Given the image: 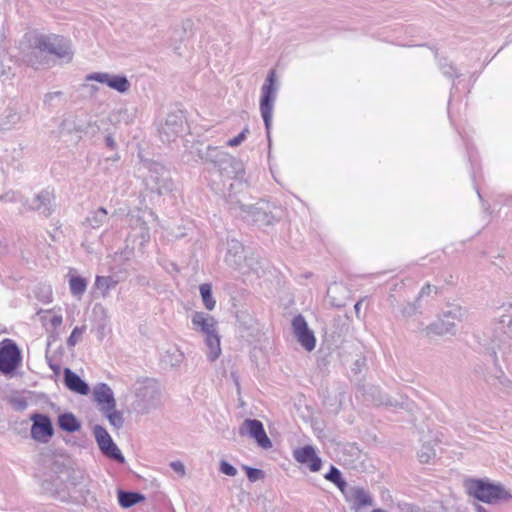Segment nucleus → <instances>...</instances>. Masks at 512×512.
I'll return each mask as SVG.
<instances>
[{
    "label": "nucleus",
    "instance_id": "nucleus-1",
    "mask_svg": "<svg viewBox=\"0 0 512 512\" xmlns=\"http://www.w3.org/2000/svg\"><path fill=\"white\" fill-rule=\"evenodd\" d=\"M61 451L43 450L38 455L34 476L43 493L61 502L84 504L90 491L89 475L74 467Z\"/></svg>",
    "mask_w": 512,
    "mask_h": 512
},
{
    "label": "nucleus",
    "instance_id": "nucleus-2",
    "mask_svg": "<svg viewBox=\"0 0 512 512\" xmlns=\"http://www.w3.org/2000/svg\"><path fill=\"white\" fill-rule=\"evenodd\" d=\"M464 487L469 496L487 504L507 501L512 498V495L505 490L502 484L493 483L487 479H466Z\"/></svg>",
    "mask_w": 512,
    "mask_h": 512
},
{
    "label": "nucleus",
    "instance_id": "nucleus-3",
    "mask_svg": "<svg viewBox=\"0 0 512 512\" xmlns=\"http://www.w3.org/2000/svg\"><path fill=\"white\" fill-rule=\"evenodd\" d=\"M22 360L21 352L16 343L11 339L0 342V371L4 374L14 372Z\"/></svg>",
    "mask_w": 512,
    "mask_h": 512
},
{
    "label": "nucleus",
    "instance_id": "nucleus-4",
    "mask_svg": "<svg viewBox=\"0 0 512 512\" xmlns=\"http://www.w3.org/2000/svg\"><path fill=\"white\" fill-rule=\"evenodd\" d=\"M36 47L42 51L55 55L58 58L71 60V52L68 43L58 35L40 36L37 38Z\"/></svg>",
    "mask_w": 512,
    "mask_h": 512
},
{
    "label": "nucleus",
    "instance_id": "nucleus-5",
    "mask_svg": "<svg viewBox=\"0 0 512 512\" xmlns=\"http://www.w3.org/2000/svg\"><path fill=\"white\" fill-rule=\"evenodd\" d=\"M32 421L31 436L33 439L47 443L54 435L51 419L44 414L34 413L30 416Z\"/></svg>",
    "mask_w": 512,
    "mask_h": 512
},
{
    "label": "nucleus",
    "instance_id": "nucleus-6",
    "mask_svg": "<svg viewBox=\"0 0 512 512\" xmlns=\"http://www.w3.org/2000/svg\"><path fill=\"white\" fill-rule=\"evenodd\" d=\"M341 493L352 510L358 511L361 508L373 505L372 496L361 486L347 485Z\"/></svg>",
    "mask_w": 512,
    "mask_h": 512
},
{
    "label": "nucleus",
    "instance_id": "nucleus-7",
    "mask_svg": "<svg viewBox=\"0 0 512 512\" xmlns=\"http://www.w3.org/2000/svg\"><path fill=\"white\" fill-rule=\"evenodd\" d=\"M274 81L275 72L271 71L268 75L267 82L262 87L260 110L267 128L270 126L272 116L274 101Z\"/></svg>",
    "mask_w": 512,
    "mask_h": 512
},
{
    "label": "nucleus",
    "instance_id": "nucleus-8",
    "mask_svg": "<svg viewBox=\"0 0 512 512\" xmlns=\"http://www.w3.org/2000/svg\"><path fill=\"white\" fill-rule=\"evenodd\" d=\"M292 328L298 342L307 350L312 351L316 345L313 332L308 328L307 322L302 315H297L292 320Z\"/></svg>",
    "mask_w": 512,
    "mask_h": 512
},
{
    "label": "nucleus",
    "instance_id": "nucleus-9",
    "mask_svg": "<svg viewBox=\"0 0 512 512\" xmlns=\"http://www.w3.org/2000/svg\"><path fill=\"white\" fill-rule=\"evenodd\" d=\"M292 328L298 342L307 350L312 351L316 345L313 332L308 328L307 322L302 315H297L292 320Z\"/></svg>",
    "mask_w": 512,
    "mask_h": 512
},
{
    "label": "nucleus",
    "instance_id": "nucleus-10",
    "mask_svg": "<svg viewBox=\"0 0 512 512\" xmlns=\"http://www.w3.org/2000/svg\"><path fill=\"white\" fill-rule=\"evenodd\" d=\"M241 435H249L262 448H270L271 442L268 438L263 424L256 419H246L240 427Z\"/></svg>",
    "mask_w": 512,
    "mask_h": 512
},
{
    "label": "nucleus",
    "instance_id": "nucleus-11",
    "mask_svg": "<svg viewBox=\"0 0 512 512\" xmlns=\"http://www.w3.org/2000/svg\"><path fill=\"white\" fill-rule=\"evenodd\" d=\"M87 80H94L107 84L110 88L118 92H126L129 89V82L124 76L110 75L108 73H93L86 77Z\"/></svg>",
    "mask_w": 512,
    "mask_h": 512
},
{
    "label": "nucleus",
    "instance_id": "nucleus-12",
    "mask_svg": "<svg viewBox=\"0 0 512 512\" xmlns=\"http://www.w3.org/2000/svg\"><path fill=\"white\" fill-rule=\"evenodd\" d=\"M93 398L102 412L109 411L116 407L113 392L105 383L98 384L94 388Z\"/></svg>",
    "mask_w": 512,
    "mask_h": 512
},
{
    "label": "nucleus",
    "instance_id": "nucleus-13",
    "mask_svg": "<svg viewBox=\"0 0 512 512\" xmlns=\"http://www.w3.org/2000/svg\"><path fill=\"white\" fill-rule=\"evenodd\" d=\"M294 459L309 468L311 472H318L322 467V460L316 450H293Z\"/></svg>",
    "mask_w": 512,
    "mask_h": 512
},
{
    "label": "nucleus",
    "instance_id": "nucleus-14",
    "mask_svg": "<svg viewBox=\"0 0 512 512\" xmlns=\"http://www.w3.org/2000/svg\"><path fill=\"white\" fill-rule=\"evenodd\" d=\"M64 382L66 387L80 395H87L89 393V386L70 369L64 370Z\"/></svg>",
    "mask_w": 512,
    "mask_h": 512
},
{
    "label": "nucleus",
    "instance_id": "nucleus-15",
    "mask_svg": "<svg viewBox=\"0 0 512 512\" xmlns=\"http://www.w3.org/2000/svg\"><path fill=\"white\" fill-rule=\"evenodd\" d=\"M192 323L206 335L216 332V321L214 317L205 315L203 312H195L192 316Z\"/></svg>",
    "mask_w": 512,
    "mask_h": 512
},
{
    "label": "nucleus",
    "instance_id": "nucleus-16",
    "mask_svg": "<svg viewBox=\"0 0 512 512\" xmlns=\"http://www.w3.org/2000/svg\"><path fill=\"white\" fill-rule=\"evenodd\" d=\"M118 502L122 508H130L145 500V496L140 492L118 490Z\"/></svg>",
    "mask_w": 512,
    "mask_h": 512
},
{
    "label": "nucleus",
    "instance_id": "nucleus-17",
    "mask_svg": "<svg viewBox=\"0 0 512 512\" xmlns=\"http://www.w3.org/2000/svg\"><path fill=\"white\" fill-rule=\"evenodd\" d=\"M57 423L61 430L69 433L79 431L81 428L80 421L70 412L59 415Z\"/></svg>",
    "mask_w": 512,
    "mask_h": 512
},
{
    "label": "nucleus",
    "instance_id": "nucleus-18",
    "mask_svg": "<svg viewBox=\"0 0 512 512\" xmlns=\"http://www.w3.org/2000/svg\"><path fill=\"white\" fill-rule=\"evenodd\" d=\"M324 478L333 483L342 492L348 485L343 478L342 472L334 465L330 466L329 471L324 475Z\"/></svg>",
    "mask_w": 512,
    "mask_h": 512
},
{
    "label": "nucleus",
    "instance_id": "nucleus-19",
    "mask_svg": "<svg viewBox=\"0 0 512 512\" xmlns=\"http://www.w3.org/2000/svg\"><path fill=\"white\" fill-rule=\"evenodd\" d=\"M206 344L209 348L208 357L211 361H215L221 354L220 338L217 332L206 335Z\"/></svg>",
    "mask_w": 512,
    "mask_h": 512
},
{
    "label": "nucleus",
    "instance_id": "nucleus-20",
    "mask_svg": "<svg viewBox=\"0 0 512 512\" xmlns=\"http://www.w3.org/2000/svg\"><path fill=\"white\" fill-rule=\"evenodd\" d=\"M93 432L99 448H117L106 429L101 426H95Z\"/></svg>",
    "mask_w": 512,
    "mask_h": 512
},
{
    "label": "nucleus",
    "instance_id": "nucleus-21",
    "mask_svg": "<svg viewBox=\"0 0 512 512\" xmlns=\"http://www.w3.org/2000/svg\"><path fill=\"white\" fill-rule=\"evenodd\" d=\"M200 295L205 308L209 311L213 310L216 306V300L212 296V287L208 283L199 286Z\"/></svg>",
    "mask_w": 512,
    "mask_h": 512
},
{
    "label": "nucleus",
    "instance_id": "nucleus-22",
    "mask_svg": "<svg viewBox=\"0 0 512 512\" xmlns=\"http://www.w3.org/2000/svg\"><path fill=\"white\" fill-rule=\"evenodd\" d=\"M70 291L73 295H82L87 287V282L79 276H72L69 280Z\"/></svg>",
    "mask_w": 512,
    "mask_h": 512
},
{
    "label": "nucleus",
    "instance_id": "nucleus-23",
    "mask_svg": "<svg viewBox=\"0 0 512 512\" xmlns=\"http://www.w3.org/2000/svg\"><path fill=\"white\" fill-rule=\"evenodd\" d=\"M46 314L49 315V317L44 316L42 319L47 329L55 330L62 324L63 318L60 314H52L51 310L46 311Z\"/></svg>",
    "mask_w": 512,
    "mask_h": 512
},
{
    "label": "nucleus",
    "instance_id": "nucleus-24",
    "mask_svg": "<svg viewBox=\"0 0 512 512\" xmlns=\"http://www.w3.org/2000/svg\"><path fill=\"white\" fill-rule=\"evenodd\" d=\"M242 469L245 471L248 480L252 483L265 478V473L261 469L250 467L248 465H242Z\"/></svg>",
    "mask_w": 512,
    "mask_h": 512
},
{
    "label": "nucleus",
    "instance_id": "nucleus-25",
    "mask_svg": "<svg viewBox=\"0 0 512 512\" xmlns=\"http://www.w3.org/2000/svg\"><path fill=\"white\" fill-rule=\"evenodd\" d=\"M116 283L117 282L111 277L97 276L95 279L96 288L103 291V293H107L111 287L116 285Z\"/></svg>",
    "mask_w": 512,
    "mask_h": 512
},
{
    "label": "nucleus",
    "instance_id": "nucleus-26",
    "mask_svg": "<svg viewBox=\"0 0 512 512\" xmlns=\"http://www.w3.org/2000/svg\"><path fill=\"white\" fill-rule=\"evenodd\" d=\"M103 413L108 418L111 425H113L114 427L122 426L123 417L121 412L117 411L115 408H112L111 410L104 411Z\"/></svg>",
    "mask_w": 512,
    "mask_h": 512
},
{
    "label": "nucleus",
    "instance_id": "nucleus-27",
    "mask_svg": "<svg viewBox=\"0 0 512 512\" xmlns=\"http://www.w3.org/2000/svg\"><path fill=\"white\" fill-rule=\"evenodd\" d=\"M85 331V327H75L71 332V335L68 338V345L75 346L76 343L81 339L83 333Z\"/></svg>",
    "mask_w": 512,
    "mask_h": 512
},
{
    "label": "nucleus",
    "instance_id": "nucleus-28",
    "mask_svg": "<svg viewBox=\"0 0 512 512\" xmlns=\"http://www.w3.org/2000/svg\"><path fill=\"white\" fill-rule=\"evenodd\" d=\"M101 451L109 459H112L120 464H123L125 462V457L123 456L121 450H101Z\"/></svg>",
    "mask_w": 512,
    "mask_h": 512
},
{
    "label": "nucleus",
    "instance_id": "nucleus-29",
    "mask_svg": "<svg viewBox=\"0 0 512 512\" xmlns=\"http://www.w3.org/2000/svg\"><path fill=\"white\" fill-rule=\"evenodd\" d=\"M219 471L227 476H236L237 475V469L229 462L227 461H221L219 466Z\"/></svg>",
    "mask_w": 512,
    "mask_h": 512
},
{
    "label": "nucleus",
    "instance_id": "nucleus-30",
    "mask_svg": "<svg viewBox=\"0 0 512 512\" xmlns=\"http://www.w3.org/2000/svg\"><path fill=\"white\" fill-rule=\"evenodd\" d=\"M435 456V450H420L417 453V458L421 463H430Z\"/></svg>",
    "mask_w": 512,
    "mask_h": 512
},
{
    "label": "nucleus",
    "instance_id": "nucleus-31",
    "mask_svg": "<svg viewBox=\"0 0 512 512\" xmlns=\"http://www.w3.org/2000/svg\"><path fill=\"white\" fill-rule=\"evenodd\" d=\"M247 132H248V129L245 128L239 135L230 139L227 142V145L230 147H236V146L240 145L245 140Z\"/></svg>",
    "mask_w": 512,
    "mask_h": 512
},
{
    "label": "nucleus",
    "instance_id": "nucleus-32",
    "mask_svg": "<svg viewBox=\"0 0 512 512\" xmlns=\"http://www.w3.org/2000/svg\"><path fill=\"white\" fill-rule=\"evenodd\" d=\"M171 469L176 472L180 477L185 475V466L181 461H173L170 463Z\"/></svg>",
    "mask_w": 512,
    "mask_h": 512
},
{
    "label": "nucleus",
    "instance_id": "nucleus-33",
    "mask_svg": "<svg viewBox=\"0 0 512 512\" xmlns=\"http://www.w3.org/2000/svg\"><path fill=\"white\" fill-rule=\"evenodd\" d=\"M476 511L477 512H488L483 506L476 505Z\"/></svg>",
    "mask_w": 512,
    "mask_h": 512
},
{
    "label": "nucleus",
    "instance_id": "nucleus-34",
    "mask_svg": "<svg viewBox=\"0 0 512 512\" xmlns=\"http://www.w3.org/2000/svg\"><path fill=\"white\" fill-rule=\"evenodd\" d=\"M107 143L110 147H113V145H114V142L110 137L107 138Z\"/></svg>",
    "mask_w": 512,
    "mask_h": 512
},
{
    "label": "nucleus",
    "instance_id": "nucleus-35",
    "mask_svg": "<svg viewBox=\"0 0 512 512\" xmlns=\"http://www.w3.org/2000/svg\"><path fill=\"white\" fill-rule=\"evenodd\" d=\"M359 306H360V303H356V305H355V309H356V310H360V307H359Z\"/></svg>",
    "mask_w": 512,
    "mask_h": 512
}]
</instances>
